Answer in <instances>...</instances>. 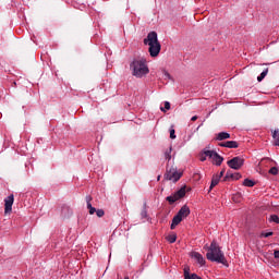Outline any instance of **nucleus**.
<instances>
[{
	"mask_svg": "<svg viewBox=\"0 0 279 279\" xmlns=\"http://www.w3.org/2000/svg\"><path fill=\"white\" fill-rule=\"evenodd\" d=\"M206 258L211 263H220L221 265H226L227 263L226 255L223 254V251H221V247H219V244H217V241L210 243Z\"/></svg>",
	"mask_w": 279,
	"mask_h": 279,
	"instance_id": "nucleus-1",
	"label": "nucleus"
},
{
	"mask_svg": "<svg viewBox=\"0 0 279 279\" xmlns=\"http://www.w3.org/2000/svg\"><path fill=\"white\" fill-rule=\"evenodd\" d=\"M131 73L134 77H145L149 73V66H147V60L144 58L134 59L130 64Z\"/></svg>",
	"mask_w": 279,
	"mask_h": 279,
	"instance_id": "nucleus-2",
	"label": "nucleus"
},
{
	"mask_svg": "<svg viewBox=\"0 0 279 279\" xmlns=\"http://www.w3.org/2000/svg\"><path fill=\"white\" fill-rule=\"evenodd\" d=\"M144 45H148V52L151 58H158L161 49L160 41H158V33H148L147 37L144 39Z\"/></svg>",
	"mask_w": 279,
	"mask_h": 279,
	"instance_id": "nucleus-3",
	"label": "nucleus"
},
{
	"mask_svg": "<svg viewBox=\"0 0 279 279\" xmlns=\"http://www.w3.org/2000/svg\"><path fill=\"white\" fill-rule=\"evenodd\" d=\"M191 215V208H189L186 205H183L180 210L177 213V215L172 218V223L170 226V230H175L180 223H182L183 219H186Z\"/></svg>",
	"mask_w": 279,
	"mask_h": 279,
	"instance_id": "nucleus-4",
	"label": "nucleus"
},
{
	"mask_svg": "<svg viewBox=\"0 0 279 279\" xmlns=\"http://www.w3.org/2000/svg\"><path fill=\"white\" fill-rule=\"evenodd\" d=\"M206 158H210L213 160V165H216V167H221L223 162V157L218 155L215 150H204L201 156V161L204 162Z\"/></svg>",
	"mask_w": 279,
	"mask_h": 279,
	"instance_id": "nucleus-5",
	"label": "nucleus"
},
{
	"mask_svg": "<svg viewBox=\"0 0 279 279\" xmlns=\"http://www.w3.org/2000/svg\"><path fill=\"white\" fill-rule=\"evenodd\" d=\"M183 172L178 171L177 168H170L165 173V180H170L171 182H178L182 178Z\"/></svg>",
	"mask_w": 279,
	"mask_h": 279,
	"instance_id": "nucleus-6",
	"label": "nucleus"
},
{
	"mask_svg": "<svg viewBox=\"0 0 279 279\" xmlns=\"http://www.w3.org/2000/svg\"><path fill=\"white\" fill-rule=\"evenodd\" d=\"M185 195H186V187L183 186L179 191H177L174 194L166 197V199L171 205V204H175L178 199H182V197H184Z\"/></svg>",
	"mask_w": 279,
	"mask_h": 279,
	"instance_id": "nucleus-7",
	"label": "nucleus"
},
{
	"mask_svg": "<svg viewBox=\"0 0 279 279\" xmlns=\"http://www.w3.org/2000/svg\"><path fill=\"white\" fill-rule=\"evenodd\" d=\"M227 165L230 169L239 171V169L245 165V159H243V157H233L231 160L227 161Z\"/></svg>",
	"mask_w": 279,
	"mask_h": 279,
	"instance_id": "nucleus-8",
	"label": "nucleus"
},
{
	"mask_svg": "<svg viewBox=\"0 0 279 279\" xmlns=\"http://www.w3.org/2000/svg\"><path fill=\"white\" fill-rule=\"evenodd\" d=\"M12 206H14V194L4 198V215H10V213H12Z\"/></svg>",
	"mask_w": 279,
	"mask_h": 279,
	"instance_id": "nucleus-9",
	"label": "nucleus"
},
{
	"mask_svg": "<svg viewBox=\"0 0 279 279\" xmlns=\"http://www.w3.org/2000/svg\"><path fill=\"white\" fill-rule=\"evenodd\" d=\"M191 258H193L201 267H204L206 265V259L204 256L198 252H192L190 254Z\"/></svg>",
	"mask_w": 279,
	"mask_h": 279,
	"instance_id": "nucleus-10",
	"label": "nucleus"
},
{
	"mask_svg": "<svg viewBox=\"0 0 279 279\" xmlns=\"http://www.w3.org/2000/svg\"><path fill=\"white\" fill-rule=\"evenodd\" d=\"M219 147H227L228 149H238L239 142L236 141H227L219 143Z\"/></svg>",
	"mask_w": 279,
	"mask_h": 279,
	"instance_id": "nucleus-11",
	"label": "nucleus"
},
{
	"mask_svg": "<svg viewBox=\"0 0 279 279\" xmlns=\"http://www.w3.org/2000/svg\"><path fill=\"white\" fill-rule=\"evenodd\" d=\"M86 202H87V208L89 210V215H95V213H97V209L93 207V204H90V202H93V197L86 196Z\"/></svg>",
	"mask_w": 279,
	"mask_h": 279,
	"instance_id": "nucleus-12",
	"label": "nucleus"
},
{
	"mask_svg": "<svg viewBox=\"0 0 279 279\" xmlns=\"http://www.w3.org/2000/svg\"><path fill=\"white\" fill-rule=\"evenodd\" d=\"M230 138V133L228 132H220L216 134L215 141H228Z\"/></svg>",
	"mask_w": 279,
	"mask_h": 279,
	"instance_id": "nucleus-13",
	"label": "nucleus"
},
{
	"mask_svg": "<svg viewBox=\"0 0 279 279\" xmlns=\"http://www.w3.org/2000/svg\"><path fill=\"white\" fill-rule=\"evenodd\" d=\"M61 215L63 217H71V215H73V210H71V207L66 206V205H63L61 207Z\"/></svg>",
	"mask_w": 279,
	"mask_h": 279,
	"instance_id": "nucleus-14",
	"label": "nucleus"
},
{
	"mask_svg": "<svg viewBox=\"0 0 279 279\" xmlns=\"http://www.w3.org/2000/svg\"><path fill=\"white\" fill-rule=\"evenodd\" d=\"M221 181L219 174H214L211 178V183L209 186V192L213 190L214 186H217V184H219V182Z\"/></svg>",
	"mask_w": 279,
	"mask_h": 279,
	"instance_id": "nucleus-15",
	"label": "nucleus"
},
{
	"mask_svg": "<svg viewBox=\"0 0 279 279\" xmlns=\"http://www.w3.org/2000/svg\"><path fill=\"white\" fill-rule=\"evenodd\" d=\"M173 151V147H169V148H167L166 150H165V153H163V155H165V158H166V160H168V162H169V160H171V153Z\"/></svg>",
	"mask_w": 279,
	"mask_h": 279,
	"instance_id": "nucleus-16",
	"label": "nucleus"
},
{
	"mask_svg": "<svg viewBox=\"0 0 279 279\" xmlns=\"http://www.w3.org/2000/svg\"><path fill=\"white\" fill-rule=\"evenodd\" d=\"M226 178H231V180H240L241 174L240 173H232L230 171L227 172Z\"/></svg>",
	"mask_w": 279,
	"mask_h": 279,
	"instance_id": "nucleus-17",
	"label": "nucleus"
},
{
	"mask_svg": "<svg viewBox=\"0 0 279 279\" xmlns=\"http://www.w3.org/2000/svg\"><path fill=\"white\" fill-rule=\"evenodd\" d=\"M267 73H269V68H266L259 76H257V82H263L264 77H267Z\"/></svg>",
	"mask_w": 279,
	"mask_h": 279,
	"instance_id": "nucleus-18",
	"label": "nucleus"
},
{
	"mask_svg": "<svg viewBox=\"0 0 279 279\" xmlns=\"http://www.w3.org/2000/svg\"><path fill=\"white\" fill-rule=\"evenodd\" d=\"M166 239L170 243H175V241H178V235L175 233H172V234L168 235Z\"/></svg>",
	"mask_w": 279,
	"mask_h": 279,
	"instance_id": "nucleus-19",
	"label": "nucleus"
},
{
	"mask_svg": "<svg viewBox=\"0 0 279 279\" xmlns=\"http://www.w3.org/2000/svg\"><path fill=\"white\" fill-rule=\"evenodd\" d=\"M241 199H242V196L240 193H236L232 196V202H234L235 204H241Z\"/></svg>",
	"mask_w": 279,
	"mask_h": 279,
	"instance_id": "nucleus-20",
	"label": "nucleus"
},
{
	"mask_svg": "<svg viewBox=\"0 0 279 279\" xmlns=\"http://www.w3.org/2000/svg\"><path fill=\"white\" fill-rule=\"evenodd\" d=\"M254 181L253 180H250V179H245L244 181H243V185L244 186H248V187H252V186H254Z\"/></svg>",
	"mask_w": 279,
	"mask_h": 279,
	"instance_id": "nucleus-21",
	"label": "nucleus"
},
{
	"mask_svg": "<svg viewBox=\"0 0 279 279\" xmlns=\"http://www.w3.org/2000/svg\"><path fill=\"white\" fill-rule=\"evenodd\" d=\"M161 112H166V110H171V104L169 101H165V107L160 108Z\"/></svg>",
	"mask_w": 279,
	"mask_h": 279,
	"instance_id": "nucleus-22",
	"label": "nucleus"
},
{
	"mask_svg": "<svg viewBox=\"0 0 279 279\" xmlns=\"http://www.w3.org/2000/svg\"><path fill=\"white\" fill-rule=\"evenodd\" d=\"M278 168L277 167H272L269 169L268 173H270V175H278Z\"/></svg>",
	"mask_w": 279,
	"mask_h": 279,
	"instance_id": "nucleus-23",
	"label": "nucleus"
},
{
	"mask_svg": "<svg viewBox=\"0 0 279 279\" xmlns=\"http://www.w3.org/2000/svg\"><path fill=\"white\" fill-rule=\"evenodd\" d=\"M269 236H274V232H262L260 233L262 239H267Z\"/></svg>",
	"mask_w": 279,
	"mask_h": 279,
	"instance_id": "nucleus-24",
	"label": "nucleus"
},
{
	"mask_svg": "<svg viewBox=\"0 0 279 279\" xmlns=\"http://www.w3.org/2000/svg\"><path fill=\"white\" fill-rule=\"evenodd\" d=\"M269 221H272L274 223H279L278 215H271L269 218Z\"/></svg>",
	"mask_w": 279,
	"mask_h": 279,
	"instance_id": "nucleus-25",
	"label": "nucleus"
},
{
	"mask_svg": "<svg viewBox=\"0 0 279 279\" xmlns=\"http://www.w3.org/2000/svg\"><path fill=\"white\" fill-rule=\"evenodd\" d=\"M170 138L173 141L175 140V129H173V125L170 128Z\"/></svg>",
	"mask_w": 279,
	"mask_h": 279,
	"instance_id": "nucleus-26",
	"label": "nucleus"
},
{
	"mask_svg": "<svg viewBox=\"0 0 279 279\" xmlns=\"http://www.w3.org/2000/svg\"><path fill=\"white\" fill-rule=\"evenodd\" d=\"M183 271H184V279H186V278H189L191 276V272H190L191 268L185 267Z\"/></svg>",
	"mask_w": 279,
	"mask_h": 279,
	"instance_id": "nucleus-27",
	"label": "nucleus"
},
{
	"mask_svg": "<svg viewBox=\"0 0 279 279\" xmlns=\"http://www.w3.org/2000/svg\"><path fill=\"white\" fill-rule=\"evenodd\" d=\"M96 215L97 217H104V215H106V211H104V209H97Z\"/></svg>",
	"mask_w": 279,
	"mask_h": 279,
	"instance_id": "nucleus-28",
	"label": "nucleus"
},
{
	"mask_svg": "<svg viewBox=\"0 0 279 279\" xmlns=\"http://www.w3.org/2000/svg\"><path fill=\"white\" fill-rule=\"evenodd\" d=\"M185 279H202V277L197 276V274H191V276Z\"/></svg>",
	"mask_w": 279,
	"mask_h": 279,
	"instance_id": "nucleus-29",
	"label": "nucleus"
},
{
	"mask_svg": "<svg viewBox=\"0 0 279 279\" xmlns=\"http://www.w3.org/2000/svg\"><path fill=\"white\" fill-rule=\"evenodd\" d=\"M265 162H271L270 158L262 159L260 165H265Z\"/></svg>",
	"mask_w": 279,
	"mask_h": 279,
	"instance_id": "nucleus-30",
	"label": "nucleus"
},
{
	"mask_svg": "<svg viewBox=\"0 0 279 279\" xmlns=\"http://www.w3.org/2000/svg\"><path fill=\"white\" fill-rule=\"evenodd\" d=\"M163 75H165V77L171 78V74H169V72H167V71L163 72Z\"/></svg>",
	"mask_w": 279,
	"mask_h": 279,
	"instance_id": "nucleus-31",
	"label": "nucleus"
},
{
	"mask_svg": "<svg viewBox=\"0 0 279 279\" xmlns=\"http://www.w3.org/2000/svg\"><path fill=\"white\" fill-rule=\"evenodd\" d=\"M142 217H147V209L142 210Z\"/></svg>",
	"mask_w": 279,
	"mask_h": 279,
	"instance_id": "nucleus-32",
	"label": "nucleus"
},
{
	"mask_svg": "<svg viewBox=\"0 0 279 279\" xmlns=\"http://www.w3.org/2000/svg\"><path fill=\"white\" fill-rule=\"evenodd\" d=\"M274 256H275V258H279V251H275Z\"/></svg>",
	"mask_w": 279,
	"mask_h": 279,
	"instance_id": "nucleus-33",
	"label": "nucleus"
},
{
	"mask_svg": "<svg viewBox=\"0 0 279 279\" xmlns=\"http://www.w3.org/2000/svg\"><path fill=\"white\" fill-rule=\"evenodd\" d=\"M223 173H226L225 169L218 174V177H220V179L223 178Z\"/></svg>",
	"mask_w": 279,
	"mask_h": 279,
	"instance_id": "nucleus-34",
	"label": "nucleus"
},
{
	"mask_svg": "<svg viewBox=\"0 0 279 279\" xmlns=\"http://www.w3.org/2000/svg\"><path fill=\"white\" fill-rule=\"evenodd\" d=\"M191 121H197V116H193V117L191 118Z\"/></svg>",
	"mask_w": 279,
	"mask_h": 279,
	"instance_id": "nucleus-35",
	"label": "nucleus"
},
{
	"mask_svg": "<svg viewBox=\"0 0 279 279\" xmlns=\"http://www.w3.org/2000/svg\"><path fill=\"white\" fill-rule=\"evenodd\" d=\"M157 180H160V177H157Z\"/></svg>",
	"mask_w": 279,
	"mask_h": 279,
	"instance_id": "nucleus-36",
	"label": "nucleus"
}]
</instances>
